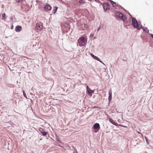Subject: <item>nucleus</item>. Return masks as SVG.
<instances>
[{"label":"nucleus","mask_w":153,"mask_h":153,"mask_svg":"<svg viewBox=\"0 0 153 153\" xmlns=\"http://www.w3.org/2000/svg\"><path fill=\"white\" fill-rule=\"evenodd\" d=\"M132 24L134 28H137L138 30H140L141 27V25L140 26L137 20L134 18H132Z\"/></svg>","instance_id":"1"},{"label":"nucleus","mask_w":153,"mask_h":153,"mask_svg":"<svg viewBox=\"0 0 153 153\" xmlns=\"http://www.w3.org/2000/svg\"><path fill=\"white\" fill-rule=\"evenodd\" d=\"M103 7L105 10H107L109 9V4L108 3H104L102 5Z\"/></svg>","instance_id":"2"},{"label":"nucleus","mask_w":153,"mask_h":153,"mask_svg":"<svg viewBox=\"0 0 153 153\" xmlns=\"http://www.w3.org/2000/svg\"><path fill=\"white\" fill-rule=\"evenodd\" d=\"M93 127L94 129H97V131H95V132H97L100 129V125L98 123H96L94 125Z\"/></svg>","instance_id":"3"},{"label":"nucleus","mask_w":153,"mask_h":153,"mask_svg":"<svg viewBox=\"0 0 153 153\" xmlns=\"http://www.w3.org/2000/svg\"><path fill=\"white\" fill-rule=\"evenodd\" d=\"M39 131L44 136H46L48 134V132H45L43 129L42 128H39Z\"/></svg>","instance_id":"4"},{"label":"nucleus","mask_w":153,"mask_h":153,"mask_svg":"<svg viewBox=\"0 0 153 153\" xmlns=\"http://www.w3.org/2000/svg\"><path fill=\"white\" fill-rule=\"evenodd\" d=\"M22 30V27L21 26H17L15 27V31L17 32H20Z\"/></svg>","instance_id":"5"},{"label":"nucleus","mask_w":153,"mask_h":153,"mask_svg":"<svg viewBox=\"0 0 153 153\" xmlns=\"http://www.w3.org/2000/svg\"><path fill=\"white\" fill-rule=\"evenodd\" d=\"M78 40L82 42H83L84 44H86L87 41H85V38L83 37H80Z\"/></svg>","instance_id":"6"},{"label":"nucleus","mask_w":153,"mask_h":153,"mask_svg":"<svg viewBox=\"0 0 153 153\" xmlns=\"http://www.w3.org/2000/svg\"><path fill=\"white\" fill-rule=\"evenodd\" d=\"M51 8V7L49 5L47 4L45 7V10L47 11L50 10Z\"/></svg>","instance_id":"7"},{"label":"nucleus","mask_w":153,"mask_h":153,"mask_svg":"<svg viewBox=\"0 0 153 153\" xmlns=\"http://www.w3.org/2000/svg\"><path fill=\"white\" fill-rule=\"evenodd\" d=\"M87 88V93L89 94H90L91 95L92 94V91H93V90H92L90 89L87 86L86 87Z\"/></svg>","instance_id":"8"},{"label":"nucleus","mask_w":153,"mask_h":153,"mask_svg":"<svg viewBox=\"0 0 153 153\" xmlns=\"http://www.w3.org/2000/svg\"><path fill=\"white\" fill-rule=\"evenodd\" d=\"M109 120L111 123L113 125L116 126H117L118 125V123L115 122L112 119L110 118L109 119Z\"/></svg>","instance_id":"9"},{"label":"nucleus","mask_w":153,"mask_h":153,"mask_svg":"<svg viewBox=\"0 0 153 153\" xmlns=\"http://www.w3.org/2000/svg\"><path fill=\"white\" fill-rule=\"evenodd\" d=\"M116 16L119 17L120 18H121L123 16V15L122 13H121L120 12H118L116 13Z\"/></svg>","instance_id":"10"},{"label":"nucleus","mask_w":153,"mask_h":153,"mask_svg":"<svg viewBox=\"0 0 153 153\" xmlns=\"http://www.w3.org/2000/svg\"><path fill=\"white\" fill-rule=\"evenodd\" d=\"M36 28L37 29L41 30L42 29V25H40L39 24H36Z\"/></svg>","instance_id":"11"},{"label":"nucleus","mask_w":153,"mask_h":153,"mask_svg":"<svg viewBox=\"0 0 153 153\" xmlns=\"http://www.w3.org/2000/svg\"><path fill=\"white\" fill-rule=\"evenodd\" d=\"M109 97H108V100L110 101L111 100L112 97V92L111 91H110L109 92Z\"/></svg>","instance_id":"12"},{"label":"nucleus","mask_w":153,"mask_h":153,"mask_svg":"<svg viewBox=\"0 0 153 153\" xmlns=\"http://www.w3.org/2000/svg\"><path fill=\"white\" fill-rule=\"evenodd\" d=\"M78 43L79 46L81 47L84 46L86 44H84L83 42H82L79 40H78Z\"/></svg>","instance_id":"13"},{"label":"nucleus","mask_w":153,"mask_h":153,"mask_svg":"<svg viewBox=\"0 0 153 153\" xmlns=\"http://www.w3.org/2000/svg\"><path fill=\"white\" fill-rule=\"evenodd\" d=\"M141 28L142 29H143V30L146 33H148L149 32V30L147 29V27H146L145 28H144L143 27H142L141 26Z\"/></svg>","instance_id":"14"},{"label":"nucleus","mask_w":153,"mask_h":153,"mask_svg":"<svg viewBox=\"0 0 153 153\" xmlns=\"http://www.w3.org/2000/svg\"><path fill=\"white\" fill-rule=\"evenodd\" d=\"M121 19L124 22H126L127 20V18L124 15L122 16Z\"/></svg>","instance_id":"15"},{"label":"nucleus","mask_w":153,"mask_h":153,"mask_svg":"<svg viewBox=\"0 0 153 153\" xmlns=\"http://www.w3.org/2000/svg\"><path fill=\"white\" fill-rule=\"evenodd\" d=\"M58 7H54V8L53 9V11L54 14H55V13L56 12L57 10V9Z\"/></svg>","instance_id":"16"},{"label":"nucleus","mask_w":153,"mask_h":153,"mask_svg":"<svg viewBox=\"0 0 153 153\" xmlns=\"http://www.w3.org/2000/svg\"><path fill=\"white\" fill-rule=\"evenodd\" d=\"M109 0L110 1L112 5L114 7H115L116 6L115 5L113 4H114L115 5L116 4V3H115V2H114V1H112L111 0Z\"/></svg>","instance_id":"17"},{"label":"nucleus","mask_w":153,"mask_h":153,"mask_svg":"<svg viewBox=\"0 0 153 153\" xmlns=\"http://www.w3.org/2000/svg\"><path fill=\"white\" fill-rule=\"evenodd\" d=\"M5 16H6V14L5 13H4L2 14V20L6 19V18H5Z\"/></svg>","instance_id":"18"},{"label":"nucleus","mask_w":153,"mask_h":153,"mask_svg":"<svg viewBox=\"0 0 153 153\" xmlns=\"http://www.w3.org/2000/svg\"><path fill=\"white\" fill-rule=\"evenodd\" d=\"M23 95H24V96L26 98H27V97L26 94L24 91H23Z\"/></svg>","instance_id":"19"},{"label":"nucleus","mask_w":153,"mask_h":153,"mask_svg":"<svg viewBox=\"0 0 153 153\" xmlns=\"http://www.w3.org/2000/svg\"><path fill=\"white\" fill-rule=\"evenodd\" d=\"M79 3H83L84 2V1H83V0H80L79 1Z\"/></svg>","instance_id":"20"},{"label":"nucleus","mask_w":153,"mask_h":153,"mask_svg":"<svg viewBox=\"0 0 153 153\" xmlns=\"http://www.w3.org/2000/svg\"><path fill=\"white\" fill-rule=\"evenodd\" d=\"M96 59L98 61L100 60V59L97 56H96L95 57L94 59Z\"/></svg>","instance_id":"21"},{"label":"nucleus","mask_w":153,"mask_h":153,"mask_svg":"<svg viewBox=\"0 0 153 153\" xmlns=\"http://www.w3.org/2000/svg\"><path fill=\"white\" fill-rule=\"evenodd\" d=\"M91 56L93 57L94 59L95 57L96 56H94L93 54L91 53Z\"/></svg>","instance_id":"22"},{"label":"nucleus","mask_w":153,"mask_h":153,"mask_svg":"<svg viewBox=\"0 0 153 153\" xmlns=\"http://www.w3.org/2000/svg\"><path fill=\"white\" fill-rule=\"evenodd\" d=\"M145 139H146V142H147V143L148 144V143H149V142H148V138H147V137H145Z\"/></svg>","instance_id":"23"},{"label":"nucleus","mask_w":153,"mask_h":153,"mask_svg":"<svg viewBox=\"0 0 153 153\" xmlns=\"http://www.w3.org/2000/svg\"><path fill=\"white\" fill-rule=\"evenodd\" d=\"M100 26L99 27H98V29H97V32H98L99 30H100Z\"/></svg>","instance_id":"24"},{"label":"nucleus","mask_w":153,"mask_h":153,"mask_svg":"<svg viewBox=\"0 0 153 153\" xmlns=\"http://www.w3.org/2000/svg\"><path fill=\"white\" fill-rule=\"evenodd\" d=\"M23 0H18L17 1V2L19 3V2H22L23 1Z\"/></svg>","instance_id":"25"},{"label":"nucleus","mask_w":153,"mask_h":153,"mask_svg":"<svg viewBox=\"0 0 153 153\" xmlns=\"http://www.w3.org/2000/svg\"><path fill=\"white\" fill-rule=\"evenodd\" d=\"M94 36V33H91V34H90V36L91 37H92L93 36Z\"/></svg>","instance_id":"26"},{"label":"nucleus","mask_w":153,"mask_h":153,"mask_svg":"<svg viewBox=\"0 0 153 153\" xmlns=\"http://www.w3.org/2000/svg\"><path fill=\"white\" fill-rule=\"evenodd\" d=\"M95 1L98 3H99L100 2V1L99 0H95Z\"/></svg>","instance_id":"27"},{"label":"nucleus","mask_w":153,"mask_h":153,"mask_svg":"<svg viewBox=\"0 0 153 153\" xmlns=\"http://www.w3.org/2000/svg\"><path fill=\"white\" fill-rule=\"evenodd\" d=\"M99 61L101 63H102L103 64L105 65V64L103 63L102 61H101L100 59V60H99Z\"/></svg>","instance_id":"28"},{"label":"nucleus","mask_w":153,"mask_h":153,"mask_svg":"<svg viewBox=\"0 0 153 153\" xmlns=\"http://www.w3.org/2000/svg\"><path fill=\"white\" fill-rule=\"evenodd\" d=\"M150 35L151 36V37L153 39V34H151Z\"/></svg>","instance_id":"29"},{"label":"nucleus","mask_w":153,"mask_h":153,"mask_svg":"<svg viewBox=\"0 0 153 153\" xmlns=\"http://www.w3.org/2000/svg\"><path fill=\"white\" fill-rule=\"evenodd\" d=\"M119 125H120V126L123 127V126H122L120 124ZM123 127H126V126H123Z\"/></svg>","instance_id":"30"},{"label":"nucleus","mask_w":153,"mask_h":153,"mask_svg":"<svg viewBox=\"0 0 153 153\" xmlns=\"http://www.w3.org/2000/svg\"><path fill=\"white\" fill-rule=\"evenodd\" d=\"M93 92H94V91H93H93H92V93H93Z\"/></svg>","instance_id":"31"},{"label":"nucleus","mask_w":153,"mask_h":153,"mask_svg":"<svg viewBox=\"0 0 153 153\" xmlns=\"http://www.w3.org/2000/svg\"><path fill=\"white\" fill-rule=\"evenodd\" d=\"M40 140H42V139H41H41H40Z\"/></svg>","instance_id":"32"}]
</instances>
